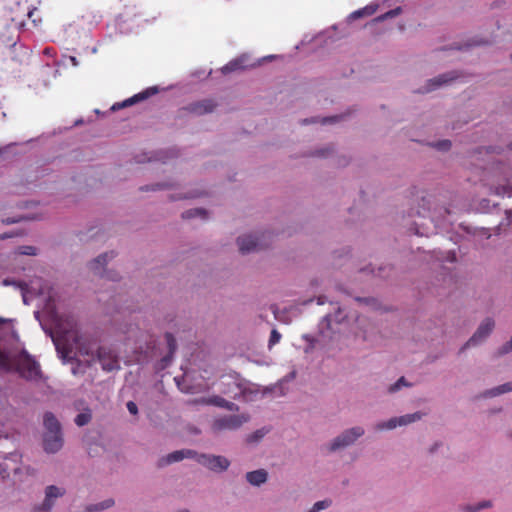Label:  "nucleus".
<instances>
[{
  "label": "nucleus",
  "instance_id": "nucleus-31",
  "mask_svg": "<svg viewBox=\"0 0 512 512\" xmlns=\"http://www.w3.org/2000/svg\"><path fill=\"white\" fill-rule=\"evenodd\" d=\"M281 337H282L281 334L276 329H273L271 331L270 338H269V343H268L269 348H271L274 345H276L277 343H279Z\"/></svg>",
  "mask_w": 512,
  "mask_h": 512
},
{
  "label": "nucleus",
  "instance_id": "nucleus-25",
  "mask_svg": "<svg viewBox=\"0 0 512 512\" xmlns=\"http://www.w3.org/2000/svg\"><path fill=\"white\" fill-rule=\"evenodd\" d=\"M491 506H492L491 501L485 500V501H482V502L478 503L477 505H466L463 508V510L465 512H478L481 509L489 508Z\"/></svg>",
  "mask_w": 512,
  "mask_h": 512
},
{
  "label": "nucleus",
  "instance_id": "nucleus-32",
  "mask_svg": "<svg viewBox=\"0 0 512 512\" xmlns=\"http://www.w3.org/2000/svg\"><path fill=\"white\" fill-rule=\"evenodd\" d=\"M18 254L21 255H36V248L33 246H20L18 248Z\"/></svg>",
  "mask_w": 512,
  "mask_h": 512
},
{
  "label": "nucleus",
  "instance_id": "nucleus-11",
  "mask_svg": "<svg viewBox=\"0 0 512 512\" xmlns=\"http://www.w3.org/2000/svg\"><path fill=\"white\" fill-rule=\"evenodd\" d=\"M157 92H158V89L156 87L147 88L146 90H144L138 94H135L134 96L124 100L123 102L115 103L112 106V110L116 111V110H119V109H122L125 107L132 106L140 101H143V100L149 98L150 96L156 94Z\"/></svg>",
  "mask_w": 512,
  "mask_h": 512
},
{
  "label": "nucleus",
  "instance_id": "nucleus-24",
  "mask_svg": "<svg viewBox=\"0 0 512 512\" xmlns=\"http://www.w3.org/2000/svg\"><path fill=\"white\" fill-rule=\"evenodd\" d=\"M421 417H422V414L419 412L400 416V417H398L399 426H403V425H407L412 422H415L416 420L421 419Z\"/></svg>",
  "mask_w": 512,
  "mask_h": 512
},
{
  "label": "nucleus",
  "instance_id": "nucleus-8",
  "mask_svg": "<svg viewBox=\"0 0 512 512\" xmlns=\"http://www.w3.org/2000/svg\"><path fill=\"white\" fill-rule=\"evenodd\" d=\"M495 326L494 320L491 318H486L478 327L473 336L467 341V343L462 347L461 350H464L468 346L477 345L481 341H483L489 334L492 332Z\"/></svg>",
  "mask_w": 512,
  "mask_h": 512
},
{
  "label": "nucleus",
  "instance_id": "nucleus-28",
  "mask_svg": "<svg viewBox=\"0 0 512 512\" xmlns=\"http://www.w3.org/2000/svg\"><path fill=\"white\" fill-rule=\"evenodd\" d=\"M397 426H399V421H398V417H395V418H391L390 420H388L386 422L377 424L376 429L377 430H384V429L390 430V429L396 428Z\"/></svg>",
  "mask_w": 512,
  "mask_h": 512
},
{
  "label": "nucleus",
  "instance_id": "nucleus-19",
  "mask_svg": "<svg viewBox=\"0 0 512 512\" xmlns=\"http://www.w3.org/2000/svg\"><path fill=\"white\" fill-rule=\"evenodd\" d=\"M44 426L46 429L45 433H53V432H61V426L59 421L51 412H46L44 414Z\"/></svg>",
  "mask_w": 512,
  "mask_h": 512
},
{
  "label": "nucleus",
  "instance_id": "nucleus-44",
  "mask_svg": "<svg viewBox=\"0 0 512 512\" xmlns=\"http://www.w3.org/2000/svg\"><path fill=\"white\" fill-rule=\"evenodd\" d=\"M52 51H53L52 48H45L44 49V53L47 54V55H50Z\"/></svg>",
  "mask_w": 512,
  "mask_h": 512
},
{
  "label": "nucleus",
  "instance_id": "nucleus-7",
  "mask_svg": "<svg viewBox=\"0 0 512 512\" xmlns=\"http://www.w3.org/2000/svg\"><path fill=\"white\" fill-rule=\"evenodd\" d=\"M197 462L213 471H224L229 467V461L223 456L205 455L197 456Z\"/></svg>",
  "mask_w": 512,
  "mask_h": 512
},
{
  "label": "nucleus",
  "instance_id": "nucleus-45",
  "mask_svg": "<svg viewBox=\"0 0 512 512\" xmlns=\"http://www.w3.org/2000/svg\"><path fill=\"white\" fill-rule=\"evenodd\" d=\"M4 322H5V320L0 318V324H3Z\"/></svg>",
  "mask_w": 512,
  "mask_h": 512
},
{
  "label": "nucleus",
  "instance_id": "nucleus-47",
  "mask_svg": "<svg viewBox=\"0 0 512 512\" xmlns=\"http://www.w3.org/2000/svg\"><path fill=\"white\" fill-rule=\"evenodd\" d=\"M510 149H512V143L509 145Z\"/></svg>",
  "mask_w": 512,
  "mask_h": 512
},
{
  "label": "nucleus",
  "instance_id": "nucleus-15",
  "mask_svg": "<svg viewBox=\"0 0 512 512\" xmlns=\"http://www.w3.org/2000/svg\"><path fill=\"white\" fill-rule=\"evenodd\" d=\"M195 402L199 403V404L213 405V406L225 408L229 411H238V409H239L235 403L227 401L226 399H224L221 396L205 397V398L198 399Z\"/></svg>",
  "mask_w": 512,
  "mask_h": 512
},
{
  "label": "nucleus",
  "instance_id": "nucleus-18",
  "mask_svg": "<svg viewBox=\"0 0 512 512\" xmlns=\"http://www.w3.org/2000/svg\"><path fill=\"white\" fill-rule=\"evenodd\" d=\"M267 476H268V474L264 469H259V470L248 472L246 474V480L251 485L259 486L266 482Z\"/></svg>",
  "mask_w": 512,
  "mask_h": 512
},
{
  "label": "nucleus",
  "instance_id": "nucleus-1",
  "mask_svg": "<svg viewBox=\"0 0 512 512\" xmlns=\"http://www.w3.org/2000/svg\"><path fill=\"white\" fill-rule=\"evenodd\" d=\"M0 369L7 372L16 371L28 381H38L42 377L39 363L26 352L12 360L8 354L0 350Z\"/></svg>",
  "mask_w": 512,
  "mask_h": 512
},
{
  "label": "nucleus",
  "instance_id": "nucleus-39",
  "mask_svg": "<svg viewBox=\"0 0 512 512\" xmlns=\"http://www.w3.org/2000/svg\"><path fill=\"white\" fill-rule=\"evenodd\" d=\"M3 285L7 286V285H17L18 287H20L22 290H25L26 289V284L25 283H18V282H15V281H12V280H9V279H4L3 280Z\"/></svg>",
  "mask_w": 512,
  "mask_h": 512
},
{
  "label": "nucleus",
  "instance_id": "nucleus-23",
  "mask_svg": "<svg viewBox=\"0 0 512 512\" xmlns=\"http://www.w3.org/2000/svg\"><path fill=\"white\" fill-rule=\"evenodd\" d=\"M376 8L373 6H366L362 9L356 10L353 13H351L350 18L351 19H358L363 16H371L375 13Z\"/></svg>",
  "mask_w": 512,
  "mask_h": 512
},
{
  "label": "nucleus",
  "instance_id": "nucleus-26",
  "mask_svg": "<svg viewBox=\"0 0 512 512\" xmlns=\"http://www.w3.org/2000/svg\"><path fill=\"white\" fill-rule=\"evenodd\" d=\"M182 217L184 219H190V218H194V217L205 218L206 217V211L203 210V209H200V208L190 209V210L185 211L182 214Z\"/></svg>",
  "mask_w": 512,
  "mask_h": 512
},
{
  "label": "nucleus",
  "instance_id": "nucleus-38",
  "mask_svg": "<svg viewBox=\"0 0 512 512\" xmlns=\"http://www.w3.org/2000/svg\"><path fill=\"white\" fill-rule=\"evenodd\" d=\"M451 146V142L449 140H444L435 144V147L439 150H448Z\"/></svg>",
  "mask_w": 512,
  "mask_h": 512
},
{
  "label": "nucleus",
  "instance_id": "nucleus-4",
  "mask_svg": "<svg viewBox=\"0 0 512 512\" xmlns=\"http://www.w3.org/2000/svg\"><path fill=\"white\" fill-rule=\"evenodd\" d=\"M95 360H98L105 371L119 369V361L115 352L108 347L99 346L96 349Z\"/></svg>",
  "mask_w": 512,
  "mask_h": 512
},
{
  "label": "nucleus",
  "instance_id": "nucleus-2",
  "mask_svg": "<svg viewBox=\"0 0 512 512\" xmlns=\"http://www.w3.org/2000/svg\"><path fill=\"white\" fill-rule=\"evenodd\" d=\"M97 344L98 340L94 336L80 333L74 335V338L63 346L62 354L64 358L68 359H72L76 354L90 357L91 359L88 360V365H90L95 361Z\"/></svg>",
  "mask_w": 512,
  "mask_h": 512
},
{
  "label": "nucleus",
  "instance_id": "nucleus-34",
  "mask_svg": "<svg viewBox=\"0 0 512 512\" xmlns=\"http://www.w3.org/2000/svg\"><path fill=\"white\" fill-rule=\"evenodd\" d=\"M36 13H37V10H36L35 8H34V9H30V10H28V11H27V17L32 21V23H33V25H34L35 27H37V26H38V22H41V20H40V19L38 20V19L36 18V16H35V15H36Z\"/></svg>",
  "mask_w": 512,
  "mask_h": 512
},
{
  "label": "nucleus",
  "instance_id": "nucleus-12",
  "mask_svg": "<svg viewBox=\"0 0 512 512\" xmlns=\"http://www.w3.org/2000/svg\"><path fill=\"white\" fill-rule=\"evenodd\" d=\"M44 450L48 453H56L63 446L61 432L45 433L43 439Z\"/></svg>",
  "mask_w": 512,
  "mask_h": 512
},
{
  "label": "nucleus",
  "instance_id": "nucleus-27",
  "mask_svg": "<svg viewBox=\"0 0 512 512\" xmlns=\"http://www.w3.org/2000/svg\"><path fill=\"white\" fill-rule=\"evenodd\" d=\"M509 391H512V382L505 383L503 385L498 386L497 388L489 391L487 393V395L488 396H497V395H500L502 393H506V392H509Z\"/></svg>",
  "mask_w": 512,
  "mask_h": 512
},
{
  "label": "nucleus",
  "instance_id": "nucleus-33",
  "mask_svg": "<svg viewBox=\"0 0 512 512\" xmlns=\"http://www.w3.org/2000/svg\"><path fill=\"white\" fill-rule=\"evenodd\" d=\"M496 194L497 195H507V196H511L512 195V188L510 186H501V187H497L496 188Z\"/></svg>",
  "mask_w": 512,
  "mask_h": 512
},
{
  "label": "nucleus",
  "instance_id": "nucleus-13",
  "mask_svg": "<svg viewBox=\"0 0 512 512\" xmlns=\"http://www.w3.org/2000/svg\"><path fill=\"white\" fill-rule=\"evenodd\" d=\"M65 490L54 485L47 486L45 490V499L39 509L41 512H48L54 505L53 499L63 496Z\"/></svg>",
  "mask_w": 512,
  "mask_h": 512
},
{
  "label": "nucleus",
  "instance_id": "nucleus-5",
  "mask_svg": "<svg viewBox=\"0 0 512 512\" xmlns=\"http://www.w3.org/2000/svg\"><path fill=\"white\" fill-rule=\"evenodd\" d=\"M363 434H364V429L362 427H353L351 429H348L332 441V443L330 444L329 450L335 451L337 449L349 446L352 443H354Z\"/></svg>",
  "mask_w": 512,
  "mask_h": 512
},
{
  "label": "nucleus",
  "instance_id": "nucleus-30",
  "mask_svg": "<svg viewBox=\"0 0 512 512\" xmlns=\"http://www.w3.org/2000/svg\"><path fill=\"white\" fill-rule=\"evenodd\" d=\"M331 505V500H322L316 502L309 512H319L320 510L326 509Z\"/></svg>",
  "mask_w": 512,
  "mask_h": 512
},
{
  "label": "nucleus",
  "instance_id": "nucleus-42",
  "mask_svg": "<svg viewBox=\"0 0 512 512\" xmlns=\"http://www.w3.org/2000/svg\"><path fill=\"white\" fill-rule=\"evenodd\" d=\"M338 118H339V116H334V117L324 118V119L322 120V123H323V124H326V123H332V122H335Z\"/></svg>",
  "mask_w": 512,
  "mask_h": 512
},
{
  "label": "nucleus",
  "instance_id": "nucleus-6",
  "mask_svg": "<svg viewBox=\"0 0 512 512\" xmlns=\"http://www.w3.org/2000/svg\"><path fill=\"white\" fill-rule=\"evenodd\" d=\"M246 421L247 418L242 415H226L215 419L212 427L214 431L235 430Z\"/></svg>",
  "mask_w": 512,
  "mask_h": 512
},
{
  "label": "nucleus",
  "instance_id": "nucleus-35",
  "mask_svg": "<svg viewBox=\"0 0 512 512\" xmlns=\"http://www.w3.org/2000/svg\"><path fill=\"white\" fill-rule=\"evenodd\" d=\"M401 386H408V384L406 383L405 381V378L404 377H401L395 384H393L390 388H389V391L390 392H395L397 391Z\"/></svg>",
  "mask_w": 512,
  "mask_h": 512
},
{
  "label": "nucleus",
  "instance_id": "nucleus-43",
  "mask_svg": "<svg viewBox=\"0 0 512 512\" xmlns=\"http://www.w3.org/2000/svg\"><path fill=\"white\" fill-rule=\"evenodd\" d=\"M18 235H20V234L19 233H11V234H6L5 233V234L0 235V239L3 240V239H6V238H11V237H14V236H18Z\"/></svg>",
  "mask_w": 512,
  "mask_h": 512
},
{
  "label": "nucleus",
  "instance_id": "nucleus-22",
  "mask_svg": "<svg viewBox=\"0 0 512 512\" xmlns=\"http://www.w3.org/2000/svg\"><path fill=\"white\" fill-rule=\"evenodd\" d=\"M114 505V500L113 499H106L104 500L103 502H100L98 504H95V505H89L87 508H86V512H94V511H101V510H104V509H107V508H110Z\"/></svg>",
  "mask_w": 512,
  "mask_h": 512
},
{
  "label": "nucleus",
  "instance_id": "nucleus-3",
  "mask_svg": "<svg viewBox=\"0 0 512 512\" xmlns=\"http://www.w3.org/2000/svg\"><path fill=\"white\" fill-rule=\"evenodd\" d=\"M56 328L63 341V346L70 342L74 335L80 334L77 321L72 315H61L57 319Z\"/></svg>",
  "mask_w": 512,
  "mask_h": 512
},
{
  "label": "nucleus",
  "instance_id": "nucleus-21",
  "mask_svg": "<svg viewBox=\"0 0 512 512\" xmlns=\"http://www.w3.org/2000/svg\"><path fill=\"white\" fill-rule=\"evenodd\" d=\"M244 67H245L244 59L243 58H238V59L230 61L228 64H226L222 68V71H223V73L226 74V73H229V72H233V71H236V70L243 69Z\"/></svg>",
  "mask_w": 512,
  "mask_h": 512
},
{
  "label": "nucleus",
  "instance_id": "nucleus-16",
  "mask_svg": "<svg viewBox=\"0 0 512 512\" xmlns=\"http://www.w3.org/2000/svg\"><path fill=\"white\" fill-rule=\"evenodd\" d=\"M196 455H197L196 452H194L193 450H189V449L174 451V452L168 454L165 458L160 459L158 465L160 467H162L164 465L171 464L174 462H179V461L183 460L184 458H191Z\"/></svg>",
  "mask_w": 512,
  "mask_h": 512
},
{
  "label": "nucleus",
  "instance_id": "nucleus-37",
  "mask_svg": "<svg viewBox=\"0 0 512 512\" xmlns=\"http://www.w3.org/2000/svg\"><path fill=\"white\" fill-rule=\"evenodd\" d=\"M512 351V336L511 339L499 349V355H503Z\"/></svg>",
  "mask_w": 512,
  "mask_h": 512
},
{
  "label": "nucleus",
  "instance_id": "nucleus-36",
  "mask_svg": "<svg viewBox=\"0 0 512 512\" xmlns=\"http://www.w3.org/2000/svg\"><path fill=\"white\" fill-rule=\"evenodd\" d=\"M399 12H400V8L390 10V11L386 12L384 15L378 17L377 20H385L387 18H392V17L396 16L397 14H399Z\"/></svg>",
  "mask_w": 512,
  "mask_h": 512
},
{
  "label": "nucleus",
  "instance_id": "nucleus-29",
  "mask_svg": "<svg viewBox=\"0 0 512 512\" xmlns=\"http://www.w3.org/2000/svg\"><path fill=\"white\" fill-rule=\"evenodd\" d=\"M91 420V415L89 413H80L75 418V423L78 426H84L88 424Z\"/></svg>",
  "mask_w": 512,
  "mask_h": 512
},
{
  "label": "nucleus",
  "instance_id": "nucleus-9",
  "mask_svg": "<svg viewBox=\"0 0 512 512\" xmlns=\"http://www.w3.org/2000/svg\"><path fill=\"white\" fill-rule=\"evenodd\" d=\"M237 243L239 246V250L241 253L246 254L253 251H259L266 247L261 241L259 237L246 235L239 237L237 239Z\"/></svg>",
  "mask_w": 512,
  "mask_h": 512
},
{
  "label": "nucleus",
  "instance_id": "nucleus-46",
  "mask_svg": "<svg viewBox=\"0 0 512 512\" xmlns=\"http://www.w3.org/2000/svg\"><path fill=\"white\" fill-rule=\"evenodd\" d=\"M73 374H76L77 373V370L76 369H73L72 370Z\"/></svg>",
  "mask_w": 512,
  "mask_h": 512
},
{
  "label": "nucleus",
  "instance_id": "nucleus-17",
  "mask_svg": "<svg viewBox=\"0 0 512 512\" xmlns=\"http://www.w3.org/2000/svg\"><path fill=\"white\" fill-rule=\"evenodd\" d=\"M456 79L454 73L442 74L428 81L426 92L435 90L436 88L447 84L448 82Z\"/></svg>",
  "mask_w": 512,
  "mask_h": 512
},
{
  "label": "nucleus",
  "instance_id": "nucleus-14",
  "mask_svg": "<svg viewBox=\"0 0 512 512\" xmlns=\"http://www.w3.org/2000/svg\"><path fill=\"white\" fill-rule=\"evenodd\" d=\"M215 107L216 104L211 99H204L189 104L184 110L195 115H203L212 112Z\"/></svg>",
  "mask_w": 512,
  "mask_h": 512
},
{
  "label": "nucleus",
  "instance_id": "nucleus-20",
  "mask_svg": "<svg viewBox=\"0 0 512 512\" xmlns=\"http://www.w3.org/2000/svg\"><path fill=\"white\" fill-rule=\"evenodd\" d=\"M165 339H166V342L168 345L169 354L164 356L161 359V362L163 363V367H166L171 362L173 354L175 353V351L177 349L176 339L174 338L172 333L167 332L165 334Z\"/></svg>",
  "mask_w": 512,
  "mask_h": 512
},
{
  "label": "nucleus",
  "instance_id": "nucleus-41",
  "mask_svg": "<svg viewBox=\"0 0 512 512\" xmlns=\"http://www.w3.org/2000/svg\"><path fill=\"white\" fill-rule=\"evenodd\" d=\"M21 220H22V218H8L6 220H2V222L6 223V224H12V223H17Z\"/></svg>",
  "mask_w": 512,
  "mask_h": 512
},
{
  "label": "nucleus",
  "instance_id": "nucleus-10",
  "mask_svg": "<svg viewBox=\"0 0 512 512\" xmlns=\"http://www.w3.org/2000/svg\"><path fill=\"white\" fill-rule=\"evenodd\" d=\"M114 258V253H103L90 262V269L95 273L100 275L101 277H105L111 279L113 281L116 280V277L112 275L110 272H106L103 270L104 265L107 264L109 259Z\"/></svg>",
  "mask_w": 512,
  "mask_h": 512
},
{
  "label": "nucleus",
  "instance_id": "nucleus-40",
  "mask_svg": "<svg viewBox=\"0 0 512 512\" xmlns=\"http://www.w3.org/2000/svg\"><path fill=\"white\" fill-rule=\"evenodd\" d=\"M127 409H128V411H129L131 414H133V415L137 414V412H138L137 405H136V403H134L133 401H129V402L127 403Z\"/></svg>",
  "mask_w": 512,
  "mask_h": 512
}]
</instances>
